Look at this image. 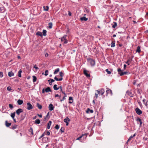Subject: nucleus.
Instances as JSON below:
<instances>
[{
    "instance_id": "43",
    "label": "nucleus",
    "mask_w": 148,
    "mask_h": 148,
    "mask_svg": "<svg viewBox=\"0 0 148 148\" xmlns=\"http://www.w3.org/2000/svg\"><path fill=\"white\" fill-rule=\"evenodd\" d=\"M136 120L137 121H138L139 122H140V125L142 124V122L141 121V120L139 118H138Z\"/></svg>"
},
{
    "instance_id": "53",
    "label": "nucleus",
    "mask_w": 148,
    "mask_h": 148,
    "mask_svg": "<svg viewBox=\"0 0 148 148\" xmlns=\"http://www.w3.org/2000/svg\"><path fill=\"white\" fill-rule=\"evenodd\" d=\"M98 94H97L96 93L95 94V95L94 97V98L95 99H97L98 97Z\"/></svg>"
},
{
    "instance_id": "32",
    "label": "nucleus",
    "mask_w": 148,
    "mask_h": 148,
    "mask_svg": "<svg viewBox=\"0 0 148 148\" xmlns=\"http://www.w3.org/2000/svg\"><path fill=\"white\" fill-rule=\"evenodd\" d=\"M57 85L56 84L54 85L53 86V88L54 90H57L59 89L57 87Z\"/></svg>"
},
{
    "instance_id": "17",
    "label": "nucleus",
    "mask_w": 148,
    "mask_h": 148,
    "mask_svg": "<svg viewBox=\"0 0 148 148\" xmlns=\"http://www.w3.org/2000/svg\"><path fill=\"white\" fill-rule=\"evenodd\" d=\"M80 19L81 21H86L88 20V18H86L84 16L81 18Z\"/></svg>"
},
{
    "instance_id": "31",
    "label": "nucleus",
    "mask_w": 148,
    "mask_h": 148,
    "mask_svg": "<svg viewBox=\"0 0 148 148\" xmlns=\"http://www.w3.org/2000/svg\"><path fill=\"white\" fill-rule=\"evenodd\" d=\"M143 101L145 106H147V102L146 101V100L145 99H143Z\"/></svg>"
},
{
    "instance_id": "59",
    "label": "nucleus",
    "mask_w": 148,
    "mask_h": 148,
    "mask_svg": "<svg viewBox=\"0 0 148 148\" xmlns=\"http://www.w3.org/2000/svg\"><path fill=\"white\" fill-rule=\"evenodd\" d=\"M45 57H47L48 56V54L47 53H45Z\"/></svg>"
},
{
    "instance_id": "16",
    "label": "nucleus",
    "mask_w": 148,
    "mask_h": 148,
    "mask_svg": "<svg viewBox=\"0 0 148 148\" xmlns=\"http://www.w3.org/2000/svg\"><path fill=\"white\" fill-rule=\"evenodd\" d=\"M45 91L46 92H51V90L49 87H48L45 89Z\"/></svg>"
},
{
    "instance_id": "38",
    "label": "nucleus",
    "mask_w": 148,
    "mask_h": 148,
    "mask_svg": "<svg viewBox=\"0 0 148 148\" xmlns=\"http://www.w3.org/2000/svg\"><path fill=\"white\" fill-rule=\"evenodd\" d=\"M127 94L129 95V96H130V97H133V95L132 94L131 92H127Z\"/></svg>"
},
{
    "instance_id": "40",
    "label": "nucleus",
    "mask_w": 148,
    "mask_h": 148,
    "mask_svg": "<svg viewBox=\"0 0 148 148\" xmlns=\"http://www.w3.org/2000/svg\"><path fill=\"white\" fill-rule=\"evenodd\" d=\"M26 115V114L25 113H23L21 114V116L22 118H24Z\"/></svg>"
},
{
    "instance_id": "56",
    "label": "nucleus",
    "mask_w": 148,
    "mask_h": 148,
    "mask_svg": "<svg viewBox=\"0 0 148 148\" xmlns=\"http://www.w3.org/2000/svg\"><path fill=\"white\" fill-rule=\"evenodd\" d=\"M59 89H60V91L62 92V91H63L62 90V86H60L59 88H58Z\"/></svg>"
},
{
    "instance_id": "35",
    "label": "nucleus",
    "mask_w": 148,
    "mask_h": 148,
    "mask_svg": "<svg viewBox=\"0 0 148 148\" xmlns=\"http://www.w3.org/2000/svg\"><path fill=\"white\" fill-rule=\"evenodd\" d=\"M33 82H35L36 81V80H37L36 77L34 76H33Z\"/></svg>"
},
{
    "instance_id": "3",
    "label": "nucleus",
    "mask_w": 148,
    "mask_h": 148,
    "mask_svg": "<svg viewBox=\"0 0 148 148\" xmlns=\"http://www.w3.org/2000/svg\"><path fill=\"white\" fill-rule=\"evenodd\" d=\"M27 109L28 110H30L33 108V106L30 103H27Z\"/></svg>"
},
{
    "instance_id": "42",
    "label": "nucleus",
    "mask_w": 148,
    "mask_h": 148,
    "mask_svg": "<svg viewBox=\"0 0 148 148\" xmlns=\"http://www.w3.org/2000/svg\"><path fill=\"white\" fill-rule=\"evenodd\" d=\"M113 23L114 24V25L112 26V27L114 28H115L116 26L117 25V23L115 22H114Z\"/></svg>"
},
{
    "instance_id": "54",
    "label": "nucleus",
    "mask_w": 148,
    "mask_h": 148,
    "mask_svg": "<svg viewBox=\"0 0 148 148\" xmlns=\"http://www.w3.org/2000/svg\"><path fill=\"white\" fill-rule=\"evenodd\" d=\"M50 80H51V82L52 83V82H54V81H55V80H54V79H49V80H48V82H49V81H50Z\"/></svg>"
},
{
    "instance_id": "11",
    "label": "nucleus",
    "mask_w": 148,
    "mask_h": 148,
    "mask_svg": "<svg viewBox=\"0 0 148 148\" xmlns=\"http://www.w3.org/2000/svg\"><path fill=\"white\" fill-rule=\"evenodd\" d=\"M11 125V123H8L7 121H5V125L7 127H9Z\"/></svg>"
},
{
    "instance_id": "26",
    "label": "nucleus",
    "mask_w": 148,
    "mask_h": 148,
    "mask_svg": "<svg viewBox=\"0 0 148 148\" xmlns=\"http://www.w3.org/2000/svg\"><path fill=\"white\" fill-rule=\"evenodd\" d=\"M140 47L139 46H138L137 47V49L136 50V52H137L138 53H140Z\"/></svg>"
},
{
    "instance_id": "21",
    "label": "nucleus",
    "mask_w": 148,
    "mask_h": 148,
    "mask_svg": "<svg viewBox=\"0 0 148 148\" xmlns=\"http://www.w3.org/2000/svg\"><path fill=\"white\" fill-rule=\"evenodd\" d=\"M69 100L70 101L72 100V101H69V103H72L73 102V97H70L69 98Z\"/></svg>"
},
{
    "instance_id": "19",
    "label": "nucleus",
    "mask_w": 148,
    "mask_h": 148,
    "mask_svg": "<svg viewBox=\"0 0 148 148\" xmlns=\"http://www.w3.org/2000/svg\"><path fill=\"white\" fill-rule=\"evenodd\" d=\"M22 70L21 69H20L19 71L18 72V76L19 77H21V73H22Z\"/></svg>"
},
{
    "instance_id": "34",
    "label": "nucleus",
    "mask_w": 148,
    "mask_h": 148,
    "mask_svg": "<svg viewBox=\"0 0 148 148\" xmlns=\"http://www.w3.org/2000/svg\"><path fill=\"white\" fill-rule=\"evenodd\" d=\"M4 11V8L3 6H0V11L3 12Z\"/></svg>"
},
{
    "instance_id": "5",
    "label": "nucleus",
    "mask_w": 148,
    "mask_h": 148,
    "mask_svg": "<svg viewBox=\"0 0 148 148\" xmlns=\"http://www.w3.org/2000/svg\"><path fill=\"white\" fill-rule=\"evenodd\" d=\"M135 110L137 114L138 115H140L142 113V111L138 108L136 109Z\"/></svg>"
},
{
    "instance_id": "33",
    "label": "nucleus",
    "mask_w": 148,
    "mask_h": 148,
    "mask_svg": "<svg viewBox=\"0 0 148 148\" xmlns=\"http://www.w3.org/2000/svg\"><path fill=\"white\" fill-rule=\"evenodd\" d=\"M43 34L44 36H45L46 35L47 31L45 30H43Z\"/></svg>"
},
{
    "instance_id": "22",
    "label": "nucleus",
    "mask_w": 148,
    "mask_h": 148,
    "mask_svg": "<svg viewBox=\"0 0 148 148\" xmlns=\"http://www.w3.org/2000/svg\"><path fill=\"white\" fill-rule=\"evenodd\" d=\"M84 136H85L86 137L87 136L86 135V134H82L81 136H80L79 137L77 138V140H80L81 138L82 137Z\"/></svg>"
},
{
    "instance_id": "41",
    "label": "nucleus",
    "mask_w": 148,
    "mask_h": 148,
    "mask_svg": "<svg viewBox=\"0 0 148 148\" xmlns=\"http://www.w3.org/2000/svg\"><path fill=\"white\" fill-rule=\"evenodd\" d=\"M148 139V136L147 135L145 136V137L143 138V139L144 140H147Z\"/></svg>"
},
{
    "instance_id": "9",
    "label": "nucleus",
    "mask_w": 148,
    "mask_h": 148,
    "mask_svg": "<svg viewBox=\"0 0 148 148\" xmlns=\"http://www.w3.org/2000/svg\"><path fill=\"white\" fill-rule=\"evenodd\" d=\"M49 110L50 111H52L54 109V107L51 103L49 104Z\"/></svg>"
},
{
    "instance_id": "4",
    "label": "nucleus",
    "mask_w": 148,
    "mask_h": 148,
    "mask_svg": "<svg viewBox=\"0 0 148 148\" xmlns=\"http://www.w3.org/2000/svg\"><path fill=\"white\" fill-rule=\"evenodd\" d=\"M98 94H101L102 95H103L104 92V90L102 88L100 90H97Z\"/></svg>"
},
{
    "instance_id": "23",
    "label": "nucleus",
    "mask_w": 148,
    "mask_h": 148,
    "mask_svg": "<svg viewBox=\"0 0 148 148\" xmlns=\"http://www.w3.org/2000/svg\"><path fill=\"white\" fill-rule=\"evenodd\" d=\"M40 121L38 119H37L35 121V123L36 124H39L40 123Z\"/></svg>"
},
{
    "instance_id": "1",
    "label": "nucleus",
    "mask_w": 148,
    "mask_h": 148,
    "mask_svg": "<svg viewBox=\"0 0 148 148\" xmlns=\"http://www.w3.org/2000/svg\"><path fill=\"white\" fill-rule=\"evenodd\" d=\"M118 72L119 74H120L121 76H122L124 74H126L127 73V72H122V70L120 68H119L118 69Z\"/></svg>"
},
{
    "instance_id": "18",
    "label": "nucleus",
    "mask_w": 148,
    "mask_h": 148,
    "mask_svg": "<svg viewBox=\"0 0 148 148\" xmlns=\"http://www.w3.org/2000/svg\"><path fill=\"white\" fill-rule=\"evenodd\" d=\"M51 121H49L47 124V128L48 129H49V128L50 127V126L51 125Z\"/></svg>"
},
{
    "instance_id": "10",
    "label": "nucleus",
    "mask_w": 148,
    "mask_h": 148,
    "mask_svg": "<svg viewBox=\"0 0 148 148\" xmlns=\"http://www.w3.org/2000/svg\"><path fill=\"white\" fill-rule=\"evenodd\" d=\"M93 111L92 110H90L89 108H88L87 109V110L86 111V112L87 113H93Z\"/></svg>"
},
{
    "instance_id": "24",
    "label": "nucleus",
    "mask_w": 148,
    "mask_h": 148,
    "mask_svg": "<svg viewBox=\"0 0 148 148\" xmlns=\"http://www.w3.org/2000/svg\"><path fill=\"white\" fill-rule=\"evenodd\" d=\"M60 71V69L59 68H58L56 69L54 71V74H56Z\"/></svg>"
},
{
    "instance_id": "30",
    "label": "nucleus",
    "mask_w": 148,
    "mask_h": 148,
    "mask_svg": "<svg viewBox=\"0 0 148 148\" xmlns=\"http://www.w3.org/2000/svg\"><path fill=\"white\" fill-rule=\"evenodd\" d=\"M15 114V112H14L13 113H12L11 114V116L13 118V119H14Z\"/></svg>"
},
{
    "instance_id": "6",
    "label": "nucleus",
    "mask_w": 148,
    "mask_h": 148,
    "mask_svg": "<svg viewBox=\"0 0 148 148\" xmlns=\"http://www.w3.org/2000/svg\"><path fill=\"white\" fill-rule=\"evenodd\" d=\"M23 112V110L22 109L19 108L17 110H16V114L18 115H19L21 113Z\"/></svg>"
},
{
    "instance_id": "64",
    "label": "nucleus",
    "mask_w": 148,
    "mask_h": 148,
    "mask_svg": "<svg viewBox=\"0 0 148 148\" xmlns=\"http://www.w3.org/2000/svg\"><path fill=\"white\" fill-rule=\"evenodd\" d=\"M59 95L58 94H56V95H55V97H59Z\"/></svg>"
},
{
    "instance_id": "44",
    "label": "nucleus",
    "mask_w": 148,
    "mask_h": 148,
    "mask_svg": "<svg viewBox=\"0 0 148 148\" xmlns=\"http://www.w3.org/2000/svg\"><path fill=\"white\" fill-rule=\"evenodd\" d=\"M17 125H14L12 126V129H14L16 128H17Z\"/></svg>"
},
{
    "instance_id": "51",
    "label": "nucleus",
    "mask_w": 148,
    "mask_h": 148,
    "mask_svg": "<svg viewBox=\"0 0 148 148\" xmlns=\"http://www.w3.org/2000/svg\"><path fill=\"white\" fill-rule=\"evenodd\" d=\"M48 72V70H47L45 71V75L47 76L48 74L47 73Z\"/></svg>"
},
{
    "instance_id": "28",
    "label": "nucleus",
    "mask_w": 148,
    "mask_h": 148,
    "mask_svg": "<svg viewBox=\"0 0 148 148\" xmlns=\"http://www.w3.org/2000/svg\"><path fill=\"white\" fill-rule=\"evenodd\" d=\"M132 60L130 59H128L126 62V63L128 65H129L130 63L131 62Z\"/></svg>"
},
{
    "instance_id": "2",
    "label": "nucleus",
    "mask_w": 148,
    "mask_h": 148,
    "mask_svg": "<svg viewBox=\"0 0 148 148\" xmlns=\"http://www.w3.org/2000/svg\"><path fill=\"white\" fill-rule=\"evenodd\" d=\"M66 36L65 35L61 38V41L63 42L64 44H66L68 42V40L66 38Z\"/></svg>"
},
{
    "instance_id": "55",
    "label": "nucleus",
    "mask_w": 148,
    "mask_h": 148,
    "mask_svg": "<svg viewBox=\"0 0 148 148\" xmlns=\"http://www.w3.org/2000/svg\"><path fill=\"white\" fill-rule=\"evenodd\" d=\"M3 76V74L2 72H0V77H2Z\"/></svg>"
},
{
    "instance_id": "60",
    "label": "nucleus",
    "mask_w": 148,
    "mask_h": 148,
    "mask_svg": "<svg viewBox=\"0 0 148 148\" xmlns=\"http://www.w3.org/2000/svg\"><path fill=\"white\" fill-rule=\"evenodd\" d=\"M44 136V133H43L42 135L41 136L40 138H41L42 137Z\"/></svg>"
},
{
    "instance_id": "39",
    "label": "nucleus",
    "mask_w": 148,
    "mask_h": 148,
    "mask_svg": "<svg viewBox=\"0 0 148 148\" xmlns=\"http://www.w3.org/2000/svg\"><path fill=\"white\" fill-rule=\"evenodd\" d=\"M115 41L114 42H112L111 43V47H114L115 46Z\"/></svg>"
},
{
    "instance_id": "29",
    "label": "nucleus",
    "mask_w": 148,
    "mask_h": 148,
    "mask_svg": "<svg viewBox=\"0 0 148 148\" xmlns=\"http://www.w3.org/2000/svg\"><path fill=\"white\" fill-rule=\"evenodd\" d=\"M37 107L39 109H41L42 108V106L41 105H40L39 103H38L37 104Z\"/></svg>"
},
{
    "instance_id": "8",
    "label": "nucleus",
    "mask_w": 148,
    "mask_h": 148,
    "mask_svg": "<svg viewBox=\"0 0 148 148\" xmlns=\"http://www.w3.org/2000/svg\"><path fill=\"white\" fill-rule=\"evenodd\" d=\"M88 71L85 69L84 70V74L87 77H89L90 76V74L88 73Z\"/></svg>"
},
{
    "instance_id": "36",
    "label": "nucleus",
    "mask_w": 148,
    "mask_h": 148,
    "mask_svg": "<svg viewBox=\"0 0 148 148\" xmlns=\"http://www.w3.org/2000/svg\"><path fill=\"white\" fill-rule=\"evenodd\" d=\"M49 27L51 29V28L52 27V23H49Z\"/></svg>"
},
{
    "instance_id": "46",
    "label": "nucleus",
    "mask_w": 148,
    "mask_h": 148,
    "mask_svg": "<svg viewBox=\"0 0 148 148\" xmlns=\"http://www.w3.org/2000/svg\"><path fill=\"white\" fill-rule=\"evenodd\" d=\"M60 77H62L63 76L64 74L63 73L61 72H60Z\"/></svg>"
},
{
    "instance_id": "20",
    "label": "nucleus",
    "mask_w": 148,
    "mask_h": 148,
    "mask_svg": "<svg viewBox=\"0 0 148 148\" xmlns=\"http://www.w3.org/2000/svg\"><path fill=\"white\" fill-rule=\"evenodd\" d=\"M62 78L61 77L60 78L58 79L56 77H54V79L55 80L57 81H61L62 80Z\"/></svg>"
},
{
    "instance_id": "27",
    "label": "nucleus",
    "mask_w": 148,
    "mask_h": 148,
    "mask_svg": "<svg viewBox=\"0 0 148 148\" xmlns=\"http://www.w3.org/2000/svg\"><path fill=\"white\" fill-rule=\"evenodd\" d=\"M49 7L47 6H44L43 8L44 9V10L46 11H47L49 9Z\"/></svg>"
},
{
    "instance_id": "12",
    "label": "nucleus",
    "mask_w": 148,
    "mask_h": 148,
    "mask_svg": "<svg viewBox=\"0 0 148 148\" xmlns=\"http://www.w3.org/2000/svg\"><path fill=\"white\" fill-rule=\"evenodd\" d=\"M106 92L107 93V95L110 94L111 95H112V90L109 89H108L106 91Z\"/></svg>"
},
{
    "instance_id": "62",
    "label": "nucleus",
    "mask_w": 148,
    "mask_h": 148,
    "mask_svg": "<svg viewBox=\"0 0 148 148\" xmlns=\"http://www.w3.org/2000/svg\"><path fill=\"white\" fill-rule=\"evenodd\" d=\"M47 135H49L50 134V132H49L48 131L47 132Z\"/></svg>"
},
{
    "instance_id": "52",
    "label": "nucleus",
    "mask_w": 148,
    "mask_h": 148,
    "mask_svg": "<svg viewBox=\"0 0 148 148\" xmlns=\"http://www.w3.org/2000/svg\"><path fill=\"white\" fill-rule=\"evenodd\" d=\"M55 128L56 129H58L59 128V127L58 125H56Z\"/></svg>"
},
{
    "instance_id": "63",
    "label": "nucleus",
    "mask_w": 148,
    "mask_h": 148,
    "mask_svg": "<svg viewBox=\"0 0 148 148\" xmlns=\"http://www.w3.org/2000/svg\"><path fill=\"white\" fill-rule=\"evenodd\" d=\"M131 140V138H129L127 140V143L130 140Z\"/></svg>"
},
{
    "instance_id": "13",
    "label": "nucleus",
    "mask_w": 148,
    "mask_h": 148,
    "mask_svg": "<svg viewBox=\"0 0 148 148\" xmlns=\"http://www.w3.org/2000/svg\"><path fill=\"white\" fill-rule=\"evenodd\" d=\"M17 102L18 105H21L23 104V101L22 100L18 99L17 101Z\"/></svg>"
},
{
    "instance_id": "57",
    "label": "nucleus",
    "mask_w": 148,
    "mask_h": 148,
    "mask_svg": "<svg viewBox=\"0 0 148 148\" xmlns=\"http://www.w3.org/2000/svg\"><path fill=\"white\" fill-rule=\"evenodd\" d=\"M34 68L36 69V71H37L38 69H39V68L38 67H36V66H34Z\"/></svg>"
},
{
    "instance_id": "25",
    "label": "nucleus",
    "mask_w": 148,
    "mask_h": 148,
    "mask_svg": "<svg viewBox=\"0 0 148 148\" xmlns=\"http://www.w3.org/2000/svg\"><path fill=\"white\" fill-rule=\"evenodd\" d=\"M36 35H38L40 36H42V33L41 32H37L36 34Z\"/></svg>"
},
{
    "instance_id": "61",
    "label": "nucleus",
    "mask_w": 148,
    "mask_h": 148,
    "mask_svg": "<svg viewBox=\"0 0 148 148\" xmlns=\"http://www.w3.org/2000/svg\"><path fill=\"white\" fill-rule=\"evenodd\" d=\"M45 91V90L44 89V88L42 90V93H44Z\"/></svg>"
},
{
    "instance_id": "7",
    "label": "nucleus",
    "mask_w": 148,
    "mask_h": 148,
    "mask_svg": "<svg viewBox=\"0 0 148 148\" xmlns=\"http://www.w3.org/2000/svg\"><path fill=\"white\" fill-rule=\"evenodd\" d=\"M88 61L92 66H93L95 65V61L93 60L92 59H89L88 60Z\"/></svg>"
},
{
    "instance_id": "47",
    "label": "nucleus",
    "mask_w": 148,
    "mask_h": 148,
    "mask_svg": "<svg viewBox=\"0 0 148 148\" xmlns=\"http://www.w3.org/2000/svg\"><path fill=\"white\" fill-rule=\"evenodd\" d=\"M12 89V88H11V87L8 86L7 88V90L8 91H10V90H11Z\"/></svg>"
},
{
    "instance_id": "37",
    "label": "nucleus",
    "mask_w": 148,
    "mask_h": 148,
    "mask_svg": "<svg viewBox=\"0 0 148 148\" xmlns=\"http://www.w3.org/2000/svg\"><path fill=\"white\" fill-rule=\"evenodd\" d=\"M66 97V94H64V96L63 97V98L60 100V101L62 102L65 99V97Z\"/></svg>"
},
{
    "instance_id": "15",
    "label": "nucleus",
    "mask_w": 148,
    "mask_h": 148,
    "mask_svg": "<svg viewBox=\"0 0 148 148\" xmlns=\"http://www.w3.org/2000/svg\"><path fill=\"white\" fill-rule=\"evenodd\" d=\"M70 121V120L68 117H66V118L64 119V122L66 123Z\"/></svg>"
},
{
    "instance_id": "58",
    "label": "nucleus",
    "mask_w": 148,
    "mask_h": 148,
    "mask_svg": "<svg viewBox=\"0 0 148 148\" xmlns=\"http://www.w3.org/2000/svg\"><path fill=\"white\" fill-rule=\"evenodd\" d=\"M69 13H68V15L69 16H71V12L69 11Z\"/></svg>"
},
{
    "instance_id": "14",
    "label": "nucleus",
    "mask_w": 148,
    "mask_h": 148,
    "mask_svg": "<svg viewBox=\"0 0 148 148\" xmlns=\"http://www.w3.org/2000/svg\"><path fill=\"white\" fill-rule=\"evenodd\" d=\"M8 75L9 77H11L12 76H14V73L12 71H10L8 73Z\"/></svg>"
},
{
    "instance_id": "48",
    "label": "nucleus",
    "mask_w": 148,
    "mask_h": 148,
    "mask_svg": "<svg viewBox=\"0 0 148 148\" xmlns=\"http://www.w3.org/2000/svg\"><path fill=\"white\" fill-rule=\"evenodd\" d=\"M107 72V73L108 74H110L111 73V72L110 71L108 70V69H106L105 70Z\"/></svg>"
},
{
    "instance_id": "49",
    "label": "nucleus",
    "mask_w": 148,
    "mask_h": 148,
    "mask_svg": "<svg viewBox=\"0 0 148 148\" xmlns=\"http://www.w3.org/2000/svg\"><path fill=\"white\" fill-rule=\"evenodd\" d=\"M64 128L62 127L60 129V131L61 132V133H63L64 132Z\"/></svg>"
},
{
    "instance_id": "50",
    "label": "nucleus",
    "mask_w": 148,
    "mask_h": 148,
    "mask_svg": "<svg viewBox=\"0 0 148 148\" xmlns=\"http://www.w3.org/2000/svg\"><path fill=\"white\" fill-rule=\"evenodd\" d=\"M29 131L31 132L32 135L33 134V129L32 128H30L29 130Z\"/></svg>"
},
{
    "instance_id": "45",
    "label": "nucleus",
    "mask_w": 148,
    "mask_h": 148,
    "mask_svg": "<svg viewBox=\"0 0 148 148\" xmlns=\"http://www.w3.org/2000/svg\"><path fill=\"white\" fill-rule=\"evenodd\" d=\"M9 108H10L11 109H12L13 108V106L12 104H10L9 105Z\"/></svg>"
}]
</instances>
